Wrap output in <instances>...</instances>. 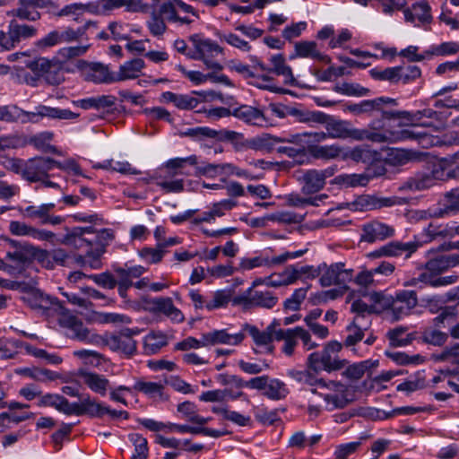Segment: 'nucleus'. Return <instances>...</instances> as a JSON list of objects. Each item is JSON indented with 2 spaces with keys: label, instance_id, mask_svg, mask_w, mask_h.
Here are the masks:
<instances>
[{
  "label": "nucleus",
  "instance_id": "1",
  "mask_svg": "<svg viewBox=\"0 0 459 459\" xmlns=\"http://www.w3.org/2000/svg\"><path fill=\"white\" fill-rule=\"evenodd\" d=\"M9 249L5 258L13 267L15 274L23 273L34 261L43 267H51L49 252L36 247L27 241H20L12 238L7 239Z\"/></svg>",
  "mask_w": 459,
  "mask_h": 459
},
{
  "label": "nucleus",
  "instance_id": "2",
  "mask_svg": "<svg viewBox=\"0 0 459 459\" xmlns=\"http://www.w3.org/2000/svg\"><path fill=\"white\" fill-rule=\"evenodd\" d=\"M374 300L390 314L394 321L410 316L418 305V295L412 290H398L394 295L375 293Z\"/></svg>",
  "mask_w": 459,
  "mask_h": 459
},
{
  "label": "nucleus",
  "instance_id": "3",
  "mask_svg": "<svg viewBox=\"0 0 459 459\" xmlns=\"http://www.w3.org/2000/svg\"><path fill=\"white\" fill-rule=\"evenodd\" d=\"M342 344L337 341L329 342L322 351H315L308 355L307 367L315 373L322 371L332 372L340 370L346 365L345 359H341L338 353L342 351Z\"/></svg>",
  "mask_w": 459,
  "mask_h": 459
},
{
  "label": "nucleus",
  "instance_id": "4",
  "mask_svg": "<svg viewBox=\"0 0 459 459\" xmlns=\"http://www.w3.org/2000/svg\"><path fill=\"white\" fill-rule=\"evenodd\" d=\"M278 300V297L269 290H260L248 288L242 293L234 296L232 305L240 307L245 311L254 307L272 309Z\"/></svg>",
  "mask_w": 459,
  "mask_h": 459
},
{
  "label": "nucleus",
  "instance_id": "5",
  "mask_svg": "<svg viewBox=\"0 0 459 459\" xmlns=\"http://www.w3.org/2000/svg\"><path fill=\"white\" fill-rule=\"evenodd\" d=\"M96 24L95 22L89 21L77 29L65 27L54 30L40 39L37 42V46L39 48H49L59 44L79 41L84 38L87 30L91 26L96 27Z\"/></svg>",
  "mask_w": 459,
  "mask_h": 459
},
{
  "label": "nucleus",
  "instance_id": "6",
  "mask_svg": "<svg viewBox=\"0 0 459 459\" xmlns=\"http://www.w3.org/2000/svg\"><path fill=\"white\" fill-rule=\"evenodd\" d=\"M306 252L307 249L294 252L287 251L275 256H270L267 252H263L254 257L241 258L239 262V269L242 271H250L257 267L273 268L277 265L283 264L290 259L299 258L302 256Z\"/></svg>",
  "mask_w": 459,
  "mask_h": 459
},
{
  "label": "nucleus",
  "instance_id": "7",
  "mask_svg": "<svg viewBox=\"0 0 459 459\" xmlns=\"http://www.w3.org/2000/svg\"><path fill=\"white\" fill-rule=\"evenodd\" d=\"M58 322L61 326L67 330L66 334L70 338L87 343H100L101 336L91 333V331L83 325L82 320L72 315L65 308L59 315Z\"/></svg>",
  "mask_w": 459,
  "mask_h": 459
},
{
  "label": "nucleus",
  "instance_id": "8",
  "mask_svg": "<svg viewBox=\"0 0 459 459\" xmlns=\"http://www.w3.org/2000/svg\"><path fill=\"white\" fill-rule=\"evenodd\" d=\"M385 105H397L395 99L389 97H379L373 100H364L359 103L346 104L344 110L351 113L354 116H374L380 114L384 119L394 118V116H386L385 113H394V111L384 110Z\"/></svg>",
  "mask_w": 459,
  "mask_h": 459
},
{
  "label": "nucleus",
  "instance_id": "9",
  "mask_svg": "<svg viewBox=\"0 0 459 459\" xmlns=\"http://www.w3.org/2000/svg\"><path fill=\"white\" fill-rule=\"evenodd\" d=\"M138 333V329L126 328L117 333L101 336L100 343L105 344L113 351L131 357L136 352V342L133 337Z\"/></svg>",
  "mask_w": 459,
  "mask_h": 459
},
{
  "label": "nucleus",
  "instance_id": "10",
  "mask_svg": "<svg viewBox=\"0 0 459 459\" xmlns=\"http://www.w3.org/2000/svg\"><path fill=\"white\" fill-rule=\"evenodd\" d=\"M55 207L56 204L54 203H46L27 207L19 206L17 210L24 219L38 221L41 225L56 226L62 224L65 221V218L51 212Z\"/></svg>",
  "mask_w": 459,
  "mask_h": 459
},
{
  "label": "nucleus",
  "instance_id": "11",
  "mask_svg": "<svg viewBox=\"0 0 459 459\" xmlns=\"http://www.w3.org/2000/svg\"><path fill=\"white\" fill-rule=\"evenodd\" d=\"M78 117L77 114L69 109L51 108L45 105H39L33 111H25L21 108L20 119L21 123H39L43 118L70 120Z\"/></svg>",
  "mask_w": 459,
  "mask_h": 459
},
{
  "label": "nucleus",
  "instance_id": "12",
  "mask_svg": "<svg viewBox=\"0 0 459 459\" xmlns=\"http://www.w3.org/2000/svg\"><path fill=\"white\" fill-rule=\"evenodd\" d=\"M280 325L274 320L264 331H260L255 325L248 324L244 325L243 329L248 333L255 345L260 348V350H254L255 353H273L274 349L273 341L276 340V333Z\"/></svg>",
  "mask_w": 459,
  "mask_h": 459
},
{
  "label": "nucleus",
  "instance_id": "13",
  "mask_svg": "<svg viewBox=\"0 0 459 459\" xmlns=\"http://www.w3.org/2000/svg\"><path fill=\"white\" fill-rule=\"evenodd\" d=\"M322 267L319 282L323 287L332 285L343 286L350 282L353 277L352 269H345L343 263H334L327 265L325 263L320 264Z\"/></svg>",
  "mask_w": 459,
  "mask_h": 459
},
{
  "label": "nucleus",
  "instance_id": "14",
  "mask_svg": "<svg viewBox=\"0 0 459 459\" xmlns=\"http://www.w3.org/2000/svg\"><path fill=\"white\" fill-rule=\"evenodd\" d=\"M55 168V160L49 157H35L23 162L22 177L29 182L48 178V171Z\"/></svg>",
  "mask_w": 459,
  "mask_h": 459
},
{
  "label": "nucleus",
  "instance_id": "15",
  "mask_svg": "<svg viewBox=\"0 0 459 459\" xmlns=\"http://www.w3.org/2000/svg\"><path fill=\"white\" fill-rule=\"evenodd\" d=\"M195 49L198 50L200 60L204 65L213 70H221L222 66L219 62L214 60V57L222 53V48L214 41L210 39H203L199 35H193L190 37Z\"/></svg>",
  "mask_w": 459,
  "mask_h": 459
},
{
  "label": "nucleus",
  "instance_id": "16",
  "mask_svg": "<svg viewBox=\"0 0 459 459\" xmlns=\"http://www.w3.org/2000/svg\"><path fill=\"white\" fill-rule=\"evenodd\" d=\"M377 124L378 122L373 121L370 124L371 130H359L348 126L347 138H352L358 141L368 140L378 143H394V141L399 139L397 134L392 133V129L377 130Z\"/></svg>",
  "mask_w": 459,
  "mask_h": 459
},
{
  "label": "nucleus",
  "instance_id": "17",
  "mask_svg": "<svg viewBox=\"0 0 459 459\" xmlns=\"http://www.w3.org/2000/svg\"><path fill=\"white\" fill-rule=\"evenodd\" d=\"M321 388L327 391L320 394V396L324 398L328 411L342 409L349 404L348 389L345 385L336 381L325 380V385Z\"/></svg>",
  "mask_w": 459,
  "mask_h": 459
},
{
  "label": "nucleus",
  "instance_id": "18",
  "mask_svg": "<svg viewBox=\"0 0 459 459\" xmlns=\"http://www.w3.org/2000/svg\"><path fill=\"white\" fill-rule=\"evenodd\" d=\"M53 4L51 0H18L16 7L9 11L8 15L35 22L40 19L39 9L48 8Z\"/></svg>",
  "mask_w": 459,
  "mask_h": 459
},
{
  "label": "nucleus",
  "instance_id": "19",
  "mask_svg": "<svg viewBox=\"0 0 459 459\" xmlns=\"http://www.w3.org/2000/svg\"><path fill=\"white\" fill-rule=\"evenodd\" d=\"M36 33L37 30L31 25L11 22L7 34L0 31V45L4 49L9 50L21 40L32 38Z\"/></svg>",
  "mask_w": 459,
  "mask_h": 459
},
{
  "label": "nucleus",
  "instance_id": "20",
  "mask_svg": "<svg viewBox=\"0 0 459 459\" xmlns=\"http://www.w3.org/2000/svg\"><path fill=\"white\" fill-rule=\"evenodd\" d=\"M27 67L30 69L38 76H45L50 84H59L63 81V75L58 72L59 65L45 57H38L27 64Z\"/></svg>",
  "mask_w": 459,
  "mask_h": 459
},
{
  "label": "nucleus",
  "instance_id": "21",
  "mask_svg": "<svg viewBox=\"0 0 459 459\" xmlns=\"http://www.w3.org/2000/svg\"><path fill=\"white\" fill-rule=\"evenodd\" d=\"M392 133L397 134L399 136V139L395 140L394 143L406 140H415L419 145L425 149L433 146L449 145L448 143H445V142H448L451 139V135L446 136L444 140H440L438 137L427 133H416L414 131L400 127L392 129Z\"/></svg>",
  "mask_w": 459,
  "mask_h": 459
},
{
  "label": "nucleus",
  "instance_id": "22",
  "mask_svg": "<svg viewBox=\"0 0 459 459\" xmlns=\"http://www.w3.org/2000/svg\"><path fill=\"white\" fill-rule=\"evenodd\" d=\"M420 247H421V242L417 239L406 243L401 241H391L372 252L370 256H400L403 254H405V257L409 258Z\"/></svg>",
  "mask_w": 459,
  "mask_h": 459
},
{
  "label": "nucleus",
  "instance_id": "23",
  "mask_svg": "<svg viewBox=\"0 0 459 459\" xmlns=\"http://www.w3.org/2000/svg\"><path fill=\"white\" fill-rule=\"evenodd\" d=\"M80 69L84 79L95 83L114 82V74H110L108 66L101 63L82 61Z\"/></svg>",
  "mask_w": 459,
  "mask_h": 459
},
{
  "label": "nucleus",
  "instance_id": "24",
  "mask_svg": "<svg viewBox=\"0 0 459 459\" xmlns=\"http://www.w3.org/2000/svg\"><path fill=\"white\" fill-rule=\"evenodd\" d=\"M394 235V229L392 226L374 221L363 225L360 240L368 243H373L375 241L391 238Z\"/></svg>",
  "mask_w": 459,
  "mask_h": 459
},
{
  "label": "nucleus",
  "instance_id": "25",
  "mask_svg": "<svg viewBox=\"0 0 459 459\" xmlns=\"http://www.w3.org/2000/svg\"><path fill=\"white\" fill-rule=\"evenodd\" d=\"M29 302L31 307L42 310V312L48 316L55 313L59 316L65 309L64 306L57 299L52 298L40 291L32 292L29 298Z\"/></svg>",
  "mask_w": 459,
  "mask_h": 459
},
{
  "label": "nucleus",
  "instance_id": "26",
  "mask_svg": "<svg viewBox=\"0 0 459 459\" xmlns=\"http://www.w3.org/2000/svg\"><path fill=\"white\" fill-rule=\"evenodd\" d=\"M404 19L414 26L429 24L432 22L431 7L426 1H419L403 10Z\"/></svg>",
  "mask_w": 459,
  "mask_h": 459
},
{
  "label": "nucleus",
  "instance_id": "27",
  "mask_svg": "<svg viewBox=\"0 0 459 459\" xmlns=\"http://www.w3.org/2000/svg\"><path fill=\"white\" fill-rule=\"evenodd\" d=\"M77 376L91 391L100 396H105L110 389V381L104 375L81 369Z\"/></svg>",
  "mask_w": 459,
  "mask_h": 459
},
{
  "label": "nucleus",
  "instance_id": "28",
  "mask_svg": "<svg viewBox=\"0 0 459 459\" xmlns=\"http://www.w3.org/2000/svg\"><path fill=\"white\" fill-rule=\"evenodd\" d=\"M152 311L160 313L169 319L173 324H180L185 321L183 312L178 308L169 297H158L152 299Z\"/></svg>",
  "mask_w": 459,
  "mask_h": 459
},
{
  "label": "nucleus",
  "instance_id": "29",
  "mask_svg": "<svg viewBox=\"0 0 459 459\" xmlns=\"http://www.w3.org/2000/svg\"><path fill=\"white\" fill-rule=\"evenodd\" d=\"M311 58L318 60L325 64L331 63V57L325 54L321 53L317 48L316 41L302 40L294 44V53L290 55V58Z\"/></svg>",
  "mask_w": 459,
  "mask_h": 459
},
{
  "label": "nucleus",
  "instance_id": "30",
  "mask_svg": "<svg viewBox=\"0 0 459 459\" xmlns=\"http://www.w3.org/2000/svg\"><path fill=\"white\" fill-rule=\"evenodd\" d=\"M245 338V334L242 332L237 333H229L227 330H214L204 333V342L206 346L215 344H228V345H238Z\"/></svg>",
  "mask_w": 459,
  "mask_h": 459
},
{
  "label": "nucleus",
  "instance_id": "31",
  "mask_svg": "<svg viewBox=\"0 0 459 459\" xmlns=\"http://www.w3.org/2000/svg\"><path fill=\"white\" fill-rule=\"evenodd\" d=\"M145 63L142 58H134L126 61L119 66L116 74H114V82L126 80L136 79L142 74Z\"/></svg>",
  "mask_w": 459,
  "mask_h": 459
},
{
  "label": "nucleus",
  "instance_id": "32",
  "mask_svg": "<svg viewBox=\"0 0 459 459\" xmlns=\"http://www.w3.org/2000/svg\"><path fill=\"white\" fill-rule=\"evenodd\" d=\"M272 67H268L266 73H273L276 75L284 77V83L288 85H295V78L292 74V69L286 64V59L282 54L273 55L270 59Z\"/></svg>",
  "mask_w": 459,
  "mask_h": 459
},
{
  "label": "nucleus",
  "instance_id": "33",
  "mask_svg": "<svg viewBox=\"0 0 459 459\" xmlns=\"http://www.w3.org/2000/svg\"><path fill=\"white\" fill-rule=\"evenodd\" d=\"M232 116L254 126H262L266 122L262 110L248 105H241L232 108Z\"/></svg>",
  "mask_w": 459,
  "mask_h": 459
},
{
  "label": "nucleus",
  "instance_id": "34",
  "mask_svg": "<svg viewBox=\"0 0 459 459\" xmlns=\"http://www.w3.org/2000/svg\"><path fill=\"white\" fill-rule=\"evenodd\" d=\"M396 204L394 197H377L374 195L360 196L354 205L362 211H369L380 209L383 207H390Z\"/></svg>",
  "mask_w": 459,
  "mask_h": 459
},
{
  "label": "nucleus",
  "instance_id": "35",
  "mask_svg": "<svg viewBox=\"0 0 459 459\" xmlns=\"http://www.w3.org/2000/svg\"><path fill=\"white\" fill-rule=\"evenodd\" d=\"M160 100L165 103H172L179 109H193L197 107V99L187 94H177L172 91H165L160 96Z\"/></svg>",
  "mask_w": 459,
  "mask_h": 459
},
{
  "label": "nucleus",
  "instance_id": "36",
  "mask_svg": "<svg viewBox=\"0 0 459 459\" xmlns=\"http://www.w3.org/2000/svg\"><path fill=\"white\" fill-rule=\"evenodd\" d=\"M94 229L92 227H77L73 229V230L66 234L63 240L62 244L71 245L76 248H82L83 247H91L92 242L85 238L83 236L86 233H93Z\"/></svg>",
  "mask_w": 459,
  "mask_h": 459
},
{
  "label": "nucleus",
  "instance_id": "37",
  "mask_svg": "<svg viewBox=\"0 0 459 459\" xmlns=\"http://www.w3.org/2000/svg\"><path fill=\"white\" fill-rule=\"evenodd\" d=\"M286 374L290 378L295 380L296 382L307 385L311 387L318 386L321 388L322 385H325V379L316 377V373L308 368L303 370L290 368L287 370Z\"/></svg>",
  "mask_w": 459,
  "mask_h": 459
},
{
  "label": "nucleus",
  "instance_id": "38",
  "mask_svg": "<svg viewBox=\"0 0 459 459\" xmlns=\"http://www.w3.org/2000/svg\"><path fill=\"white\" fill-rule=\"evenodd\" d=\"M386 116H394V118H403L412 124H418L422 118H430L436 121H440V114L432 108H424L415 112L410 111H394V113H385Z\"/></svg>",
  "mask_w": 459,
  "mask_h": 459
},
{
  "label": "nucleus",
  "instance_id": "39",
  "mask_svg": "<svg viewBox=\"0 0 459 459\" xmlns=\"http://www.w3.org/2000/svg\"><path fill=\"white\" fill-rule=\"evenodd\" d=\"M302 182V192L305 194H315L324 188V182L318 169H308L300 178Z\"/></svg>",
  "mask_w": 459,
  "mask_h": 459
},
{
  "label": "nucleus",
  "instance_id": "40",
  "mask_svg": "<svg viewBox=\"0 0 459 459\" xmlns=\"http://www.w3.org/2000/svg\"><path fill=\"white\" fill-rule=\"evenodd\" d=\"M116 97L112 95H98L78 100L74 103L82 109H101L110 108L116 103Z\"/></svg>",
  "mask_w": 459,
  "mask_h": 459
},
{
  "label": "nucleus",
  "instance_id": "41",
  "mask_svg": "<svg viewBox=\"0 0 459 459\" xmlns=\"http://www.w3.org/2000/svg\"><path fill=\"white\" fill-rule=\"evenodd\" d=\"M459 160L458 157H455V153L451 156L444 157L434 162L431 166V169L429 171L433 179L437 181L445 180L446 178L451 177L450 173L446 170Z\"/></svg>",
  "mask_w": 459,
  "mask_h": 459
},
{
  "label": "nucleus",
  "instance_id": "42",
  "mask_svg": "<svg viewBox=\"0 0 459 459\" xmlns=\"http://www.w3.org/2000/svg\"><path fill=\"white\" fill-rule=\"evenodd\" d=\"M343 149L338 144L312 145L307 153L316 160H330L342 157Z\"/></svg>",
  "mask_w": 459,
  "mask_h": 459
},
{
  "label": "nucleus",
  "instance_id": "43",
  "mask_svg": "<svg viewBox=\"0 0 459 459\" xmlns=\"http://www.w3.org/2000/svg\"><path fill=\"white\" fill-rule=\"evenodd\" d=\"M168 344V337L160 331H152L143 340V350L147 355L156 354Z\"/></svg>",
  "mask_w": 459,
  "mask_h": 459
},
{
  "label": "nucleus",
  "instance_id": "44",
  "mask_svg": "<svg viewBox=\"0 0 459 459\" xmlns=\"http://www.w3.org/2000/svg\"><path fill=\"white\" fill-rule=\"evenodd\" d=\"M458 321V310L455 306H446L440 308L438 315L433 319V325L437 328L451 329L453 325Z\"/></svg>",
  "mask_w": 459,
  "mask_h": 459
},
{
  "label": "nucleus",
  "instance_id": "45",
  "mask_svg": "<svg viewBox=\"0 0 459 459\" xmlns=\"http://www.w3.org/2000/svg\"><path fill=\"white\" fill-rule=\"evenodd\" d=\"M280 143V137L271 134H262L252 138L248 141V147L255 151L263 152H272L276 149V145Z\"/></svg>",
  "mask_w": 459,
  "mask_h": 459
},
{
  "label": "nucleus",
  "instance_id": "46",
  "mask_svg": "<svg viewBox=\"0 0 459 459\" xmlns=\"http://www.w3.org/2000/svg\"><path fill=\"white\" fill-rule=\"evenodd\" d=\"M233 298L230 290H218L210 293L207 299V311L227 307L230 302L232 303Z\"/></svg>",
  "mask_w": 459,
  "mask_h": 459
},
{
  "label": "nucleus",
  "instance_id": "47",
  "mask_svg": "<svg viewBox=\"0 0 459 459\" xmlns=\"http://www.w3.org/2000/svg\"><path fill=\"white\" fill-rule=\"evenodd\" d=\"M133 388L151 399H166L163 394L164 385L161 383L139 380L135 382Z\"/></svg>",
  "mask_w": 459,
  "mask_h": 459
},
{
  "label": "nucleus",
  "instance_id": "48",
  "mask_svg": "<svg viewBox=\"0 0 459 459\" xmlns=\"http://www.w3.org/2000/svg\"><path fill=\"white\" fill-rule=\"evenodd\" d=\"M290 391L286 384L278 378H270L263 394L273 401L285 399Z\"/></svg>",
  "mask_w": 459,
  "mask_h": 459
},
{
  "label": "nucleus",
  "instance_id": "49",
  "mask_svg": "<svg viewBox=\"0 0 459 459\" xmlns=\"http://www.w3.org/2000/svg\"><path fill=\"white\" fill-rule=\"evenodd\" d=\"M418 269L422 270L424 273L429 277L437 278L448 268L446 266L445 255H440L429 258L425 264L418 266Z\"/></svg>",
  "mask_w": 459,
  "mask_h": 459
},
{
  "label": "nucleus",
  "instance_id": "50",
  "mask_svg": "<svg viewBox=\"0 0 459 459\" xmlns=\"http://www.w3.org/2000/svg\"><path fill=\"white\" fill-rule=\"evenodd\" d=\"M379 153L377 151L366 147H355L348 153L342 152L343 159L350 158L356 162L371 163L378 160Z\"/></svg>",
  "mask_w": 459,
  "mask_h": 459
},
{
  "label": "nucleus",
  "instance_id": "51",
  "mask_svg": "<svg viewBox=\"0 0 459 459\" xmlns=\"http://www.w3.org/2000/svg\"><path fill=\"white\" fill-rule=\"evenodd\" d=\"M299 338L296 327L290 329L278 328L276 333V341H283L282 351L287 356H291L297 345V339Z\"/></svg>",
  "mask_w": 459,
  "mask_h": 459
},
{
  "label": "nucleus",
  "instance_id": "52",
  "mask_svg": "<svg viewBox=\"0 0 459 459\" xmlns=\"http://www.w3.org/2000/svg\"><path fill=\"white\" fill-rule=\"evenodd\" d=\"M333 182L345 187L365 186L368 185V175L360 174H341L334 178Z\"/></svg>",
  "mask_w": 459,
  "mask_h": 459
},
{
  "label": "nucleus",
  "instance_id": "53",
  "mask_svg": "<svg viewBox=\"0 0 459 459\" xmlns=\"http://www.w3.org/2000/svg\"><path fill=\"white\" fill-rule=\"evenodd\" d=\"M17 373L24 375L39 382L53 381L59 377L54 371L39 368H23L17 370Z\"/></svg>",
  "mask_w": 459,
  "mask_h": 459
},
{
  "label": "nucleus",
  "instance_id": "54",
  "mask_svg": "<svg viewBox=\"0 0 459 459\" xmlns=\"http://www.w3.org/2000/svg\"><path fill=\"white\" fill-rule=\"evenodd\" d=\"M437 182L429 172H419L407 181L408 187L412 191H422L434 186Z\"/></svg>",
  "mask_w": 459,
  "mask_h": 459
},
{
  "label": "nucleus",
  "instance_id": "55",
  "mask_svg": "<svg viewBox=\"0 0 459 459\" xmlns=\"http://www.w3.org/2000/svg\"><path fill=\"white\" fill-rule=\"evenodd\" d=\"M407 327L398 326L391 329L387 333L390 344L394 347H403L410 344L414 336L412 333H407Z\"/></svg>",
  "mask_w": 459,
  "mask_h": 459
},
{
  "label": "nucleus",
  "instance_id": "56",
  "mask_svg": "<svg viewBox=\"0 0 459 459\" xmlns=\"http://www.w3.org/2000/svg\"><path fill=\"white\" fill-rule=\"evenodd\" d=\"M106 407L88 395L80 403L79 415L88 414L91 417H101L106 413Z\"/></svg>",
  "mask_w": 459,
  "mask_h": 459
},
{
  "label": "nucleus",
  "instance_id": "57",
  "mask_svg": "<svg viewBox=\"0 0 459 459\" xmlns=\"http://www.w3.org/2000/svg\"><path fill=\"white\" fill-rule=\"evenodd\" d=\"M378 360H364L359 363H354L343 371L342 375L349 379L358 380L361 378L364 373L370 368L377 367Z\"/></svg>",
  "mask_w": 459,
  "mask_h": 459
},
{
  "label": "nucleus",
  "instance_id": "58",
  "mask_svg": "<svg viewBox=\"0 0 459 459\" xmlns=\"http://www.w3.org/2000/svg\"><path fill=\"white\" fill-rule=\"evenodd\" d=\"M108 8H119L125 6L126 11L132 13L147 12L149 4L142 0H105Z\"/></svg>",
  "mask_w": 459,
  "mask_h": 459
},
{
  "label": "nucleus",
  "instance_id": "59",
  "mask_svg": "<svg viewBox=\"0 0 459 459\" xmlns=\"http://www.w3.org/2000/svg\"><path fill=\"white\" fill-rule=\"evenodd\" d=\"M349 123L343 120H335L332 117L325 126L328 138L345 139L348 134Z\"/></svg>",
  "mask_w": 459,
  "mask_h": 459
},
{
  "label": "nucleus",
  "instance_id": "60",
  "mask_svg": "<svg viewBox=\"0 0 459 459\" xmlns=\"http://www.w3.org/2000/svg\"><path fill=\"white\" fill-rule=\"evenodd\" d=\"M296 281L294 265L287 267L281 273H273L269 276V287H281L292 284Z\"/></svg>",
  "mask_w": 459,
  "mask_h": 459
},
{
  "label": "nucleus",
  "instance_id": "61",
  "mask_svg": "<svg viewBox=\"0 0 459 459\" xmlns=\"http://www.w3.org/2000/svg\"><path fill=\"white\" fill-rule=\"evenodd\" d=\"M128 439L134 446L131 459H147L149 455L147 439L138 433L129 434Z\"/></svg>",
  "mask_w": 459,
  "mask_h": 459
},
{
  "label": "nucleus",
  "instance_id": "62",
  "mask_svg": "<svg viewBox=\"0 0 459 459\" xmlns=\"http://www.w3.org/2000/svg\"><path fill=\"white\" fill-rule=\"evenodd\" d=\"M333 91L342 95L354 97L367 96L370 91L368 88H365L359 83L346 82L334 85Z\"/></svg>",
  "mask_w": 459,
  "mask_h": 459
},
{
  "label": "nucleus",
  "instance_id": "63",
  "mask_svg": "<svg viewBox=\"0 0 459 459\" xmlns=\"http://www.w3.org/2000/svg\"><path fill=\"white\" fill-rule=\"evenodd\" d=\"M426 386L425 375L423 372H418L414 376L410 377L404 382L399 384L396 387L397 391L406 392L408 394L422 389Z\"/></svg>",
  "mask_w": 459,
  "mask_h": 459
},
{
  "label": "nucleus",
  "instance_id": "64",
  "mask_svg": "<svg viewBox=\"0 0 459 459\" xmlns=\"http://www.w3.org/2000/svg\"><path fill=\"white\" fill-rule=\"evenodd\" d=\"M358 319L359 316H357L355 320L346 327V330L350 333L347 335L342 344V346L351 348V351L354 352L356 351L354 346L364 337V331L356 323V320Z\"/></svg>",
  "mask_w": 459,
  "mask_h": 459
}]
</instances>
